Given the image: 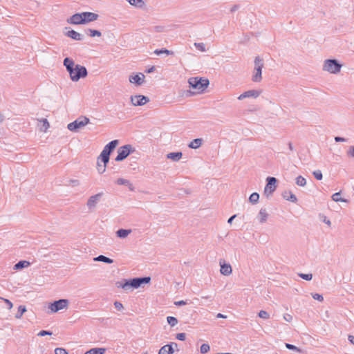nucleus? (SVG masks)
Wrapping results in <instances>:
<instances>
[{"label": "nucleus", "mask_w": 354, "mask_h": 354, "mask_svg": "<svg viewBox=\"0 0 354 354\" xmlns=\"http://www.w3.org/2000/svg\"><path fill=\"white\" fill-rule=\"evenodd\" d=\"M151 281L150 277H135L130 279H123L116 282V286L121 288L125 291H132L133 289L140 288L144 283H149Z\"/></svg>", "instance_id": "1"}, {"label": "nucleus", "mask_w": 354, "mask_h": 354, "mask_svg": "<svg viewBox=\"0 0 354 354\" xmlns=\"http://www.w3.org/2000/svg\"><path fill=\"white\" fill-rule=\"evenodd\" d=\"M188 83L189 84V87L196 90L198 93H201L207 88L209 82L208 79L206 78L194 77H190L188 80Z\"/></svg>", "instance_id": "2"}, {"label": "nucleus", "mask_w": 354, "mask_h": 354, "mask_svg": "<svg viewBox=\"0 0 354 354\" xmlns=\"http://www.w3.org/2000/svg\"><path fill=\"white\" fill-rule=\"evenodd\" d=\"M263 67V60L259 57H257L254 59V73L252 80L254 82H260L262 80V68Z\"/></svg>", "instance_id": "3"}, {"label": "nucleus", "mask_w": 354, "mask_h": 354, "mask_svg": "<svg viewBox=\"0 0 354 354\" xmlns=\"http://www.w3.org/2000/svg\"><path fill=\"white\" fill-rule=\"evenodd\" d=\"M342 64H340L337 60L333 59H329L324 61L323 66V70L328 71L330 73L336 74L341 70Z\"/></svg>", "instance_id": "4"}, {"label": "nucleus", "mask_w": 354, "mask_h": 354, "mask_svg": "<svg viewBox=\"0 0 354 354\" xmlns=\"http://www.w3.org/2000/svg\"><path fill=\"white\" fill-rule=\"evenodd\" d=\"M90 122L89 118L86 117H81L75 120V121L69 123L67 128L71 131L76 132L79 129L83 128L84 126Z\"/></svg>", "instance_id": "5"}, {"label": "nucleus", "mask_w": 354, "mask_h": 354, "mask_svg": "<svg viewBox=\"0 0 354 354\" xmlns=\"http://www.w3.org/2000/svg\"><path fill=\"white\" fill-rule=\"evenodd\" d=\"M266 182L263 194L267 198H269L277 189V180L274 177L269 176L266 178Z\"/></svg>", "instance_id": "6"}, {"label": "nucleus", "mask_w": 354, "mask_h": 354, "mask_svg": "<svg viewBox=\"0 0 354 354\" xmlns=\"http://www.w3.org/2000/svg\"><path fill=\"white\" fill-rule=\"evenodd\" d=\"M132 151H133V147L130 145H123L118 148V155L115 160L117 162L122 161L124 160Z\"/></svg>", "instance_id": "7"}, {"label": "nucleus", "mask_w": 354, "mask_h": 354, "mask_svg": "<svg viewBox=\"0 0 354 354\" xmlns=\"http://www.w3.org/2000/svg\"><path fill=\"white\" fill-rule=\"evenodd\" d=\"M69 301L66 299H61L57 301H55L52 303H50L48 306V308L53 313H57L60 310L67 308L68 306Z\"/></svg>", "instance_id": "8"}, {"label": "nucleus", "mask_w": 354, "mask_h": 354, "mask_svg": "<svg viewBox=\"0 0 354 354\" xmlns=\"http://www.w3.org/2000/svg\"><path fill=\"white\" fill-rule=\"evenodd\" d=\"M74 72L75 73L71 80L73 82H77L80 78L86 77L88 75L86 67L80 64L75 65V70Z\"/></svg>", "instance_id": "9"}, {"label": "nucleus", "mask_w": 354, "mask_h": 354, "mask_svg": "<svg viewBox=\"0 0 354 354\" xmlns=\"http://www.w3.org/2000/svg\"><path fill=\"white\" fill-rule=\"evenodd\" d=\"M149 101V99L144 95H138L131 96V102L133 106H142Z\"/></svg>", "instance_id": "10"}, {"label": "nucleus", "mask_w": 354, "mask_h": 354, "mask_svg": "<svg viewBox=\"0 0 354 354\" xmlns=\"http://www.w3.org/2000/svg\"><path fill=\"white\" fill-rule=\"evenodd\" d=\"M67 22L71 24L80 25L84 24L83 12L76 13L67 19Z\"/></svg>", "instance_id": "11"}, {"label": "nucleus", "mask_w": 354, "mask_h": 354, "mask_svg": "<svg viewBox=\"0 0 354 354\" xmlns=\"http://www.w3.org/2000/svg\"><path fill=\"white\" fill-rule=\"evenodd\" d=\"M261 94V91H258V90H249V91H247L245 92H244L243 93L241 94L239 97H238V99L239 100H242L245 98H247V97H253V98H257Z\"/></svg>", "instance_id": "12"}, {"label": "nucleus", "mask_w": 354, "mask_h": 354, "mask_svg": "<svg viewBox=\"0 0 354 354\" xmlns=\"http://www.w3.org/2000/svg\"><path fill=\"white\" fill-rule=\"evenodd\" d=\"M219 263L221 266L220 272L222 274L225 276H228L232 273V269L230 263H226L222 259L220 260Z\"/></svg>", "instance_id": "13"}, {"label": "nucleus", "mask_w": 354, "mask_h": 354, "mask_svg": "<svg viewBox=\"0 0 354 354\" xmlns=\"http://www.w3.org/2000/svg\"><path fill=\"white\" fill-rule=\"evenodd\" d=\"M145 75L142 73H139L134 75H130L129 80L131 83H133L136 85H141L144 82Z\"/></svg>", "instance_id": "14"}, {"label": "nucleus", "mask_w": 354, "mask_h": 354, "mask_svg": "<svg viewBox=\"0 0 354 354\" xmlns=\"http://www.w3.org/2000/svg\"><path fill=\"white\" fill-rule=\"evenodd\" d=\"M99 15L94 12H83V21L84 24L94 21L98 19Z\"/></svg>", "instance_id": "15"}, {"label": "nucleus", "mask_w": 354, "mask_h": 354, "mask_svg": "<svg viewBox=\"0 0 354 354\" xmlns=\"http://www.w3.org/2000/svg\"><path fill=\"white\" fill-rule=\"evenodd\" d=\"M173 346L176 348L178 344L175 342H172L170 344L163 346L158 351V354H173L174 348Z\"/></svg>", "instance_id": "16"}, {"label": "nucleus", "mask_w": 354, "mask_h": 354, "mask_svg": "<svg viewBox=\"0 0 354 354\" xmlns=\"http://www.w3.org/2000/svg\"><path fill=\"white\" fill-rule=\"evenodd\" d=\"M348 201H330L328 203V207L333 212H339L342 207L339 204L338 202L346 203Z\"/></svg>", "instance_id": "17"}, {"label": "nucleus", "mask_w": 354, "mask_h": 354, "mask_svg": "<svg viewBox=\"0 0 354 354\" xmlns=\"http://www.w3.org/2000/svg\"><path fill=\"white\" fill-rule=\"evenodd\" d=\"M65 35L67 37L76 41H81L83 39V35L74 30H68L67 32H66Z\"/></svg>", "instance_id": "18"}, {"label": "nucleus", "mask_w": 354, "mask_h": 354, "mask_svg": "<svg viewBox=\"0 0 354 354\" xmlns=\"http://www.w3.org/2000/svg\"><path fill=\"white\" fill-rule=\"evenodd\" d=\"M116 183L120 185H124V186L127 187L129 189V190H131V191L134 190V186L127 179L120 178L116 180Z\"/></svg>", "instance_id": "19"}, {"label": "nucleus", "mask_w": 354, "mask_h": 354, "mask_svg": "<svg viewBox=\"0 0 354 354\" xmlns=\"http://www.w3.org/2000/svg\"><path fill=\"white\" fill-rule=\"evenodd\" d=\"M110 153L103 149L100 155L97 158L102 163L107 164L110 159Z\"/></svg>", "instance_id": "20"}, {"label": "nucleus", "mask_w": 354, "mask_h": 354, "mask_svg": "<svg viewBox=\"0 0 354 354\" xmlns=\"http://www.w3.org/2000/svg\"><path fill=\"white\" fill-rule=\"evenodd\" d=\"M183 156V153L180 151L171 152L167 155L168 159H171L174 162H178Z\"/></svg>", "instance_id": "21"}, {"label": "nucleus", "mask_w": 354, "mask_h": 354, "mask_svg": "<svg viewBox=\"0 0 354 354\" xmlns=\"http://www.w3.org/2000/svg\"><path fill=\"white\" fill-rule=\"evenodd\" d=\"M118 140H113L111 142H109L107 145H105L104 147V149L111 153V152L115 149L117 145H118Z\"/></svg>", "instance_id": "22"}, {"label": "nucleus", "mask_w": 354, "mask_h": 354, "mask_svg": "<svg viewBox=\"0 0 354 354\" xmlns=\"http://www.w3.org/2000/svg\"><path fill=\"white\" fill-rule=\"evenodd\" d=\"M257 217L261 223H263L266 222L267 218L268 217V214L266 209L261 208L259 211V213Z\"/></svg>", "instance_id": "23"}, {"label": "nucleus", "mask_w": 354, "mask_h": 354, "mask_svg": "<svg viewBox=\"0 0 354 354\" xmlns=\"http://www.w3.org/2000/svg\"><path fill=\"white\" fill-rule=\"evenodd\" d=\"M202 143L203 139L195 138L188 145V147L191 149H196L201 146Z\"/></svg>", "instance_id": "24"}, {"label": "nucleus", "mask_w": 354, "mask_h": 354, "mask_svg": "<svg viewBox=\"0 0 354 354\" xmlns=\"http://www.w3.org/2000/svg\"><path fill=\"white\" fill-rule=\"evenodd\" d=\"M93 261H100V262H104V263H108V264H111L113 262V260L112 259H110L107 257H105L102 254L101 255H99L95 258H93Z\"/></svg>", "instance_id": "25"}, {"label": "nucleus", "mask_w": 354, "mask_h": 354, "mask_svg": "<svg viewBox=\"0 0 354 354\" xmlns=\"http://www.w3.org/2000/svg\"><path fill=\"white\" fill-rule=\"evenodd\" d=\"M131 233V230L127 229H119L116 232L117 236L120 239H124L128 236L129 234Z\"/></svg>", "instance_id": "26"}, {"label": "nucleus", "mask_w": 354, "mask_h": 354, "mask_svg": "<svg viewBox=\"0 0 354 354\" xmlns=\"http://www.w3.org/2000/svg\"><path fill=\"white\" fill-rule=\"evenodd\" d=\"M30 262L28 261H25V260L19 261L14 266V269L15 270H20V269H22L24 268H27L28 266H30Z\"/></svg>", "instance_id": "27"}, {"label": "nucleus", "mask_w": 354, "mask_h": 354, "mask_svg": "<svg viewBox=\"0 0 354 354\" xmlns=\"http://www.w3.org/2000/svg\"><path fill=\"white\" fill-rule=\"evenodd\" d=\"M105 351L104 348H93L87 351L85 354H104Z\"/></svg>", "instance_id": "28"}, {"label": "nucleus", "mask_w": 354, "mask_h": 354, "mask_svg": "<svg viewBox=\"0 0 354 354\" xmlns=\"http://www.w3.org/2000/svg\"><path fill=\"white\" fill-rule=\"evenodd\" d=\"M129 3L130 5L135 6L136 8H141L145 6V2L143 0H126Z\"/></svg>", "instance_id": "29"}, {"label": "nucleus", "mask_w": 354, "mask_h": 354, "mask_svg": "<svg viewBox=\"0 0 354 354\" xmlns=\"http://www.w3.org/2000/svg\"><path fill=\"white\" fill-rule=\"evenodd\" d=\"M154 54L157 55H160L161 54H166L167 55H174V52L173 51H171V50H169L166 48H162V49H156L154 50Z\"/></svg>", "instance_id": "30"}, {"label": "nucleus", "mask_w": 354, "mask_h": 354, "mask_svg": "<svg viewBox=\"0 0 354 354\" xmlns=\"http://www.w3.org/2000/svg\"><path fill=\"white\" fill-rule=\"evenodd\" d=\"M106 164H102L101 160L97 159V169L100 174H103L106 170Z\"/></svg>", "instance_id": "31"}, {"label": "nucleus", "mask_w": 354, "mask_h": 354, "mask_svg": "<svg viewBox=\"0 0 354 354\" xmlns=\"http://www.w3.org/2000/svg\"><path fill=\"white\" fill-rule=\"evenodd\" d=\"M63 64H64V66L66 67V68H68L70 67H73L75 65L74 61L69 57H66L64 59Z\"/></svg>", "instance_id": "32"}, {"label": "nucleus", "mask_w": 354, "mask_h": 354, "mask_svg": "<svg viewBox=\"0 0 354 354\" xmlns=\"http://www.w3.org/2000/svg\"><path fill=\"white\" fill-rule=\"evenodd\" d=\"M26 311V308L25 306H19L18 307V310H17V314L15 315V318L17 319H20L23 314Z\"/></svg>", "instance_id": "33"}, {"label": "nucleus", "mask_w": 354, "mask_h": 354, "mask_svg": "<svg viewBox=\"0 0 354 354\" xmlns=\"http://www.w3.org/2000/svg\"><path fill=\"white\" fill-rule=\"evenodd\" d=\"M296 184L299 186L304 187L306 184V180L301 176L296 178Z\"/></svg>", "instance_id": "34"}, {"label": "nucleus", "mask_w": 354, "mask_h": 354, "mask_svg": "<svg viewBox=\"0 0 354 354\" xmlns=\"http://www.w3.org/2000/svg\"><path fill=\"white\" fill-rule=\"evenodd\" d=\"M167 320L171 326H174L178 324V319L174 317L169 316L167 317Z\"/></svg>", "instance_id": "35"}, {"label": "nucleus", "mask_w": 354, "mask_h": 354, "mask_svg": "<svg viewBox=\"0 0 354 354\" xmlns=\"http://www.w3.org/2000/svg\"><path fill=\"white\" fill-rule=\"evenodd\" d=\"M41 122H42V127H41V131L46 132V130L50 127L49 122H48L47 119H42V120H41Z\"/></svg>", "instance_id": "36"}, {"label": "nucleus", "mask_w": 354, "mask_h": 354, "mask_svg": "<svg viewBox=\"0 0 354 354\" xmlns=\"http://www.w3.org/2000/svg\"><path fill=\"white\" fill-rule=\"evenodd\" d=\"M319 218L321 221L324 222V223H326L328 226H330L331 225V222L330 221L324 214H319Z\"/></svg>", "instance_id": "37"}, {"label": "nucleus", "mask_w": 354, "mask_h": 354, "mask_svg": "<svg viewBox=\"0 0 354 354\" xmlns=\"http://www.w3.org/2000/svg\"><path fill=\"white\" fill-rule=\"evenodd\" d=\"M258 316L260 317V318H262V319H268L270 318V315L269 313L266 311V310H260L258 313Z\"/></svg>", "instance_id": "38"}, {"label": "nucleus", "mask_w": 354, "mask_h": 354, "mask_svg": "<svg viewBox=\"0 0 354 354\" xmlns=\"http://www.w3.org/2000/svg\"><path fill=\"white\" fill-rule=\"evenodd\" d=\"M194 46L200 51L201 52H205L206 51V48H205V45L203 44V43H196L195 42L194 44Z\"/></svg>", "instance_id": "39"}, {"label": "nucleus", "mask_w": 354, "mask_h": 354, "mask_svg": "<svg viewBox=\"0 0 354 354\" xmlns=\"http://www.w3.org/2000/svg\"><path fill=\"white\" fill-rule=\"evenodd\" d=\"M210 349L209 345L208 344H203L201 346V353L202 354L207 353Z\"/></svg>", "instance_id": "40"}, {"label": "nucleus", "mask_w": 354, "mask_h": 354, "mask_svg": "<svg viewBox=\"0 0 354 354\" xmlns=\"http://www.w3.org/2000/svg\"><path fill=\"white\" fill-rule=\"evenodd\" d=\"M88 31L89 32V35L91 37H100L102 35L101 32L97 30H93V29H88Z\"/></svg>", "instance_id": "41"}, {"label": "nucleus", "mask_w": 354, "mask_h": 354, "mask_svg": "<svg viewBox=\"0 0 354 354\" xmlns=\"http://www.w3.org/2000/svg\"><path fill=\"white\" fill-rule=\"evenodd\" d=\"M299 276L304 279V280H306V281H310L313 278V274H304V273H300L299 274Z\"/></svg>", "instance_id": "42"}, {"label": "nucleus", "mask_w": 354, "mask_h": 354, "mask_svg": "<svg viewBox=\"0 0 354 354\" xmlns=\"http://www.w3.org/2000/svg\"><path fill=\"white\" fill-rule=\"evenodd\" d=\"M97 205V201H88L87 207L90 210L95 208Z\"/></svg>", "instance_id": "43"}, {"label": "nucleus", "mask_w": 354, "mask_h": 354, "mask_svg": "<svg viewBox=\"0 0 354 354\" xmlns=\"http://www.w3.org/2000/svg\"><path fill=\"white\" fill-rule=\"evenodd\" d=\"M313 175L317 180H322L323 178L322 173L320 170H316L313 172Z\"/></svg>", "instance_id": "44"}, {"label": "nucleus", "mask_w": 354, "mask_h": 354, "mask_svg": "<svg viewBox=\"0 0 354 354\" xmlns=\"http://www.w3.org/2000/svg\"><path fill=\"white\" fill-rule=\"evenodd\" d=\"M55 354H68L67 351L63 348H57L55 350Z\"/></svg>", "instance_id": "45"}, {"label": "nucleus", "mask_w": 354, "mask_h": 354, "mask_svg": "<svg viewBox=\"0 0 354 354\" xmlns=\"http://www.w3.org/2000/svg\"><path fill=\"white\" fill-rule=\"evenodd\" d=\"M312 297L314 299L318 300L319 301H324V297L322 295H319L318 293H313Z\"/></svg>", "instance_id": "46"}, {"label": "nucleus", "mask_w": 354, "mask_h": 354, "mask_svg": "<svg viewBox=\"0 0 354 354\" xmlns=\"http://www.w3.org/2000/svg\"><path fill=\"white\" fill-rule=\"evenodd\" d=\"M286 347L288 349H289V350L300 351V349H299V348H298L297 346H295V345H293V344H290L286 343Z\"/></svg>", "instance_id": "47"}, {"label": "nucleus", "mask_w": 354, "mask_h": 354, "mask_svg": "<svg viewBox=\"0 0 354 354\" xmlns=\"http://www.w3.org/2000/svg\"><path fill=\"white\" fill-rule=\"evenodd\" d=\"M347 155L349 157L354 158V145L349 147V149L347 151Z\"/></svg>", "instance_id": "48"}, {"label": "nucleus", "mask_w": 354, "mask_h": 354, "mask_svg": "<svg viewBox=\"0 0 354 354\" xmlns=\"http://www.w3.org/2000/svg\"><path fill=\"white\" fill-rule=\"evenodd\" d=\"M52 335V332L49 331V330H41L39 333H38V336H45V335Z\"/></svg>", "instance_id": "49"}, {"label": "nucleus", "mask_w": 354, "mask_h": 354, "mask_svg": "<svg viewBox=\"0 0 354 354\" xmlns=\"http://www.w3.org/2000/svg\"><path fill=\"white\" fill-rule=\"evenodd\" d=\"M186 338V335L184 333H178L176 335V339L180 341H184Z\"/></svg>", "instance_id": "50"}, {"label": "nucleus", "mask_w": 354, "mask_h": 354, "mask_svg": "<svg viewBox=\"0 0 354 354\" xmlns=\"http://www.w3.org/2000/svg\"><path fill=\"white\" fill-rule=\"evenodd\" d=\"M75 70V66L73 67H70V68H66V71L68 72L71 80H72L73 75L75 73V72H74Z\"/></svg>", "instance_id": "51"}, {"label": "nucleus", "mask_w": 354, "mask_h": 354, "mask_svg": "<svg viewBox=\"0 0 354 354\" xmlns=\"http://www.w3.org/2000/svg\"><path fill=\"white\" fill-rule=\"evenodd\" d=\"M114 306H115V308L118 310H120L124 308L123 305L119 301H115Z\"/></svg>", "instance_id": "52"}, {"label": "nucleus", "mask_w": 354, "mask_h": 354, "mask_svg": "<svg viewBox=\"0 0 354 354\" xmlns=\"http://www.w3.org/2000/svg\"><path fill=\"white\" fill-rule=\"evenodd\" d=\"M4 302L7 304L8 308L10 310L12 308L13 304L8 299H2Z\"/></svg>", "instance_id": "53"}, {"label": "nucleus", "mask_w": 354, "mask_h": 354, "mask_svg": "<svg viewBox=\"0 0 354 354\" xmlns=\"http://www.w3.org/2000/svg\"><path fill=\"white\" fill-rule=\"evenodd\" d=\"M187 304V301H184V300L177 301L174 302V305H176L177 306H184V305H186Z\"/></svg>", "instance_id": "54"}, {"label": "nucleus", "mask_w": 354, "mask_h": 354, "mask_svg": "<svg viewBox=\"0 0 354 354\" xmlns=\"http://www.w3.org/2000/svg\"><path fill=\"white\" fill-rule=\"evenodd\" d=\"M248 199H259V194L257 192H254L250 194Z\"/></svg>", "instance_id": "55"}, {"label": "nucleus", "mask_w": 354, "mask_h": 354, "mask_svg": "<svg viewBox=\"0 0 354 354\" xmlns=\"http://www.w3.org/2000/svg\"><path fill=\"white\" fill-rule=\"evenodd\" d=\"M334 139H335L336 142H346L347 141V139H346L344 138H342V137H339V136H335Z\"/></svg>", "instance_id": "56"}, {"label": "nucleus", "mask_w": 354, "mask_h": 354, "mask_svg": "<svg viewBox=\"0 0 354 354\" xmlns=\"http://www.w3.org/2000/svg\"><path fill=\"white\" fill-rule=\"evenodd\" d=\"M283 319L286 321V322H291L292 320V315H290V314H285L283 315Z\"/></svg>", "instance_id": "57"}, {"label": "nucleus", "mask_w": 354, "mask_h": 354, "mask_svg": "<svg viewBox=\"0 0 354 354\" xmlns=\"http://www.w3.org/2000/svg\"><path fill=\"white\" fill-rule=\"evenodd\" d=\"M103 195V193L101 192V193H98L97 194H95L93 196H91L89 199H92V200H94V199H98L100 197H101Z\"/></svg>", "instance_id": "58"}, {"label": "nucleus", "mask_w": 354, "mask_h": 354, "mask_svg": "<svg viewBox=\"0 0 354 354\" xmlns=\"http://www.w3.org/2000/svg\"><path fill=\"white\" fill-rule=\"evenodd\" d=\"M340 196V192L333 194L331 196V199H343L342 198H339Z\"/></svg>", "instance_id": "59"}, {"label": "nucleus", "mask_w": 354, "mask_h": 354, "mask_svg": "<svg viewBox=\"0 0 354 354\" xmlns=\"http://www.w3.org/2000/svg\"><path fill=\"white\" fill-rule=\"evenodd\" d=\"M290 194V192L285 191L282 193V196L283 199H289V195Z\"/></svg>", "instance_id": "60"}, {"label": "nucleus", "mask_w": 354, "mask_h": 354, "mask_svg": "<svg viewBox=\"0 0 354 354\" xmlns=\"http://www.w3.org/2000/svg\"><path fill=\"white\" fill-rule=\"evenodd\" d=\"M155 70H156V67L154 66H152L151 67H150L149 68L146 70V73H151L153 72Z\"/></svg>", "instance_id": "61"}, {"label": "nucleus", "mask_w": 354, "mask_h": 354, "mask_svg": "<svg viewBox=\"0 0 354 354\" xmlns=\"http://www.w3.org/2000/svg\"><path fill=\"white\" fill-rule=\"evenodd\" d=\"M348 341L354 345V336L353 335H348Z\"/></svg>", "instance_id": "62"}, {"label": "nucleus", "mask_w": 354, "mask_h": 354, "mask_svg": "<svg viewBox=\"0 0 354 354\" xmlns=\"http://www.w3.org/2000/svg\"><path fill=\"white\" fill-rule=\"evenodd\" d=\"M288 149H289L290 151H294V147L292 145V143L291 142H289L288 143Z\"/></svg>", "instance_id": "63"}, {"label": "nucleus", "mask_w": 354, "mask_h": 354, "mask_svg": "<svg viewBox=\"0 0 354 354\" xmlns=\"http://www.w3.org/2000/svg\"><path fill=\"white\" fill-rule=\"evenodd\" d=\"M155 30L156 32H162V30H163V27L162 26H155Z\"/></svg>", "instance_id": "64"}]
</instances>
